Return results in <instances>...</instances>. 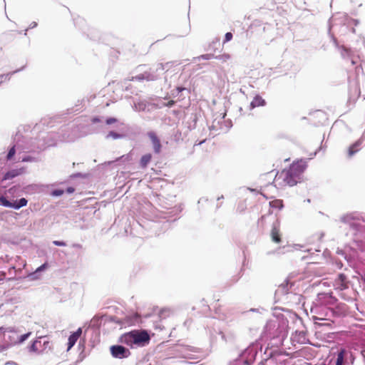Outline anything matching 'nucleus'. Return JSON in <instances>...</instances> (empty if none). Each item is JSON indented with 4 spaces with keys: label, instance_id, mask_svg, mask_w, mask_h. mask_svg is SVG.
<instances>
[{
    "label": "nucleus",
    "instance_id": "obj_63",
    "mask_svg": "<svg viewBox=\"0 0 365 365\" xmlns=\"http://www.w3.org/2000/svg\"><path fill=\"white\" fill-rule=\"evenodd\" d=\"M312 249H309V250H307V252H310L311 254H313V252H312Z\"/></svg>",
    "mask_w": 365,
    "mask_h": 365
},
{
    "label": "nucleus",
    "instance_id": "obj_10",
    "mask_svg": "<svg viewBox=\"0 0 365 365\" xmlns=\"http://www.w3.org/2000/svg\"><path fill=\"white\" fill-rule=\"evenodd\" d=\"M292 287V284L288 279L282 283L275 291V297L279 299L288 294H292L294 297L300 298V295L292 294L289 292V289Z\"/></svg>",
    "mask_w": 365,
    "mask_h": 365
},
{
    "label": "nucleus",
    "instance_id": "obj_48",
    "mask_svg": "<svg viewBox=\"0 0 365 365\" xmlns=\"http://www.w3.org/2000/svg\"><path fill=\"white\" fill-rule=\"evenodd\" d=\"M11 346V344H4V345L1 346H0V352H2L8 349Z\"/></svg>",
    "mask_w": 365,
    "mask_h": 365
},
{
    "label": "nucleus",
    "instance_id": "obj_44",
    "mask_svg": "<svg viewBox=\"0 0 365 365\" xmlns=\"http://www.w3.org/2000/svg\"><path fill=\"white\" fill-rule=\"evenodd\" d=\"M39 340H41V345L44 349L48 347L50 342L46 339V337H40Z\"/></svg>",
    "mask_w": 365,
    "mask_h": 365
},
{
    "label": "nucleus",
    "instance_id": "obj_2",
    "mask_svg": "<svg viewBox=\"0 0 365 365\" xmlns=\"http://www.w3.org/2000/svg\"><path fill=\"white\" fill-rule=\"evenodd\" d=\"M257 354V345L252 344L245 349L230 365H251Z\"/></svg>",
    "mask_w": 365,
    "mask_h": 365
},
{
    "label": "nucleus",
    "instance_id": "obj_51",
    "mask_svg": "<svg viewBox=\"0 0 365 365\" xmlns=\"http://www.w3.org/2000/svg\"><path fill=\"white\" fill-rule=\"evenodd\" d=\"M38 26V24L37 22L36 21H33L30 24L29 26V29H34V28H36V26Z\"/></svg>",
    "mask_w": 365,
    "mask_h": 365
},
{
    "label": "nucleus",
    "instance_id": "obj_9",
    "mask_svg": "<svg viewBox=\"0 0 365 365\" xmlns=\"http://www.w3.org/2000/svg\"><path fill=\"white\" fill-rule=\"evenodd\" d=\"M111 356L118 359H126L130 356V350L121 344H115L110 346Z\"/></svg>",
    "mask_w": 365,
    "mask_h": 365
},
{
    "label": "nucleus",
    "instance_id": "obj_60",
    "mask_svg": "<svg viewBox=\"0 0 365 365\" xmlns=\"http://www.w3.org/2000/svg\"><path fill=\"white\" fill-rule=\"evenodd\" d=\"M5 331L4 327H0V332H3V331Z\"/></svg>",
    "mask_w": 365,
    "mask_h": 365
},
{
    "label": "nucleus",
    "instance_id": "obj_1",
    "mask_svg": "<svg viewBox=\"0 0 365 365\" xmlns=\"http://www.w3.org/2000/svg\"><path fill=\"white\" fill-rule=\"evenodd\" d=\"M150 337L145 330H133L122 334L118 342L130 346L131 349L143 347L149 344Z\"/></svg>",
    "mask_w": 365,
    "mask_h": 365
},
{
    "label": "nucleus",
    "instance_id": "obj_22",
    "mask_svg": "<svg viewBox=\"0 0 365 365\" xmlns=\"http://www.w3.org/2000/svg\"><path fill=\"white\" fill-rule=\"evenodd\" d=\"M28 200L25 197H21L11 203V208L14 210H19L20 208L26 206Z\"/></svg>",
    "mask_w": 365,
    "mask_h": 365
},
{
    "label": "nucleus",
    "instance_id": "obj_46",
    "mask_svg": "<svg viewBox=\"0 0 365 365\" xmlns=\"http://www.w3.org/2000/svg\"><path fill=\"white\" fill-rule=\"evenodd\" d=\"M52 243L58 247H65L66 245V242L64 241H60V240H53Z\"/></svg>",
    "mask_w": 365,
    "mask_h": 365
},
{
    "label": "nucleus",
    "instance_id": "obj_23",
    "mask_svg": "<svg viewBox=\"0 0 365 365\" xmlns=\"http://www.w3.org/2000/svg\"><path fill=\"white\" fill-rule=\"evenodd\" d=\"M346 354V350L344 348L341 349L338 351L335 365H344V364Z\"/></svg>",
    "mask_w": 365,
    "mask_h": 365
},
{
    "label": "nucleus",
    "instance_id": "obj_45",
    "mask_svg": "<svg viewBox=\"0 0 365 365\" xmlns=\"http://www.w3.org/2000/svg\"><path fill=\"white\" fill-rule=\"evenodd\" d=\"M215 58L219 59V60H221L223 61H226L227 60H228L230 58V56L228 54L219 55V56H216L215 57Z\"/></svg>",
    "mask_w": 365,
    "mask_h": 365
},
{
    "label": "nucleus",
    "instance_id": "obj_16",
    "mask_svg": "<svg viewBox=\"0 0 365 365\" xmlns=\"http://www.w3.org/2000/svg\"><path fill=\"white\" fill-rule=\"evenodd\" d=\"M365 140V132L363 133L361 138L357 140L355 143L351 144L348 149V155L349 157L353 156L356 154L359 150L361 144Z\"/></svg>",
    "mask_w": 365,
    "mask_h": 365
},
{
    "label": "nucleus",
    "instance_id": "obj_39",
    "mask_svg": "<svg viewBox=\"0 0 365 365\" xmlns=\"http://www.w3.org/2000/svg\"><path fill=\"white\" fill-rule=\"evenodd\" d=\"M22 162H36L37 159L35 157L31 155H24L21 158Z\"/></svg>",
    "mask_w": 365,
    "mask_h": 365
},
{
    "label": "nucleus",
    "instance_id": "obj_38",
    "mask_svg": "<svg viewBox=\"0 0 365 365\" xmlns=\"http://www.w3.org/2000/svg\"><path fill=\"white\" fill-rule=\"evenodd\" d=\"M24 68V66H23L22 68H21L19 69H17V70L13 71L12 73L1 75L0 76V78L1 79V82H2L3 79H7V78L9 79L11 74L18 73V72L22 71Z\"/></svg>",
    "mask_w": 365,
    "mask_h": 365
},
{
    "label": "nucleus",
    "instance_id": "obj_49",
    "mask_svg": "<svg viewBox=\"0 0 365 365\" xmlns=\"http://www.w3.org/2000/svg\"><path fill=\"white\" fill-rule=\"evenodd\" d=\"M81 333H82L81 328H78L76 331L72 333L71 334H76V338L78 339L80 337Z\"/></svg>",
    "mask_w": 365,
    "mask_h": 365
},
{
    "label": "nucleus",
    "instance_id": "obj_58",
    "mask_svg": "<svg viewBox=\"0 0 365 365\" xmlns=\"http://www.w3.org/2000/svg\"><path fill=\"white\" fill-rule=\"evenodd\" d=\"M29 29H25L24 31H23V34L24 36H26L27 35V31H28Z\"/></svg>",
    "mask_w": 365,
    "mask_h": 365
},
{
    "label": "nucleus",
    "instance_id": "obj_35",
    "mask_svg": "<svg viewBox=\"0 0 365 365\" xmlns=\"http://www.w3.org/2000/svg\"><path fill=\"white\" fill-rule=\"evenodd\" d=\"M31 334V332H27L24 334H22L19 336V339L17 341L14 342V344H21L23 343L24 341H25Z\"/></svg>",
    "mask_w": 365,
    "mask_h": 365
},
{
    "label": "nucleus",
    "instance_id": "obj_28",
    "mask_svg": "<svg viewBox=\"0 0 365 365\" xmlns=\"http://www.w3.org/2000/svg\"><path fill=\"white\" fill-rule=\"evenodd\" d=\"M269 206L272 208H276L278 210H281L283 208V201L282 200H274L269 202Z\"/></svg>",
    "mask_w": 365,
    "mask_h": 365
},
{
    "label": "nucleus",
    "instance_id": "obj_24",
    "mask_svg": "<svg viewBox=\"0 0 365 365\" xmlns=\"http://www.w3.org/2000/svg\"><path fill=\"white\" fill-rule=\"evenodd\" d=\"M126 323L129 325H135L140 322V316L138 314H133L125 317Z\"/></svg>",
    "mask_w": 365,
    "mask_h": 365
},
{
    "label": "nucleus",
    "instance_id": "obj_27",
    "mask_svg": "<svg viewBox=\"0 0 365 365\" xmlns=\"http://www.w3.org/2000/svg\"><path fill=\"white\" fill-rule=\"evenodd\" d=\"M148 103L146 101H139L137 103H134L133 106V108L135 111H145L147 108Z\"/></svg>",
    "mask_w": 365,
    "mask_h": 365
},
{
    "label": "nucleus",
    "instance_id": "obj_26",
    "mask_svg": "<svg viewBox=\"0 0 365 365\" xmlns=\"http://www.w3.org/2000/svg\"><path fill=\"white\" fill-rule=\"evenodd\" d=\"M218 334L220 336L222 340L225 343L232 342L235 339V336L232 333L226 334L222 331H219Z\"/></svg>",
    "mask_w": 365,
    "mask_h": 365
},
{
    "label": "nucleus",
    "instance_id": "obj_6",
    "mask_svg": "<svg viewBox=\"0 0 365 365\" xmlns=\"http://www.w3.org/2000/svg\"><path fill=\"white\" fill-rule=\"evenodd\" d=\"M173 64V62H167L165 63H159L157 64L155 69L150 68V71H145V81H153L160 78V72L164 70L168 71L169 68Z\"/></svg>",
    "mask_w": 365,
    "mask_h": 365
},
{
    "label": "nucleus",
    "instance_id": "obj_30",
    "mask_svg": "<svg viewBox=\"0 0 365 365\" xmlns=\"http://www.w3.org/2000/svg\"><path fill=\"white\" fill-rule=\"evenodd\" d=\"M39 344L41 346V340H35L34 341L30 346H28L29 351L30 352H38V349L37 345Z\"/></svg>",
    "mask_w": 365,
    "mask_h": 365
},
{
    "label": "nucleus",
    "instance_id": "obj_31",
    "mask_svg": "<svg viewBox=\"0 0 365 365\" xmlns=\"http://www.w3.org/2000/svg\"><path fill=\"white\" fill-rule=\"evenodd\" d=\"M66 129H67L66 126L61 127V135H58L57 137L53 138V140L55 141H57V140L63 141V140H67V138H68L69 135H66V134L63 133Z\"/></svg>",
    "mask_w": 365,
    "mask_h": 365
},
{
    "label": "nucleus",
    "instance_id": "obj_50",
    "mask_svg": "<svg viewBox=\"0 0 365 365\" xmlns=\"http://www.w3.org/2000/svg\"><path fill=\"white\" fill-rule=\"evenodd\" d=\"M74 191H75L74 187H68L65 192H67L68 194H72V193L74 192Z\"/></svg>",
    "mask_w": 365,
    "mask_h": 365
},
{
    "label": "nucleus",
    "instance_id": "obj_62",
    "mask_svg": "<svg viewBox=\"0 0 365 365\" xmlns=\"http://www.w3.org/2000/svg\"><path fill=\"white\" fill-rule=\"evenodd\" d=\"M205 140H203L200 141V142L198 143V145H202V144H203V143L205 142Z\"/></svg>",
    "mask_w": 365,
    "mask_h": 365
},
{
    "label": "nucleus",
    "instance_id": "obj_37",
    "mask_svg": "<svg viewBox=\"0 0 365 365\" xmlns=\"http://www.w3.org/2000/svg\"><path fill=\"white\" fill-rule=\"evenodd\" d=\"M65 190L63 189H55L51 192V195L53 197H60L63 195Z\"/></svg>",
    "mask_w": 365,
    "mask_h": 365
},
{
    "label": "nucleus",
    "instance_id": "obj_8",
    "mask_svg": "<svg viewBox=\"0 0 365 365\" xmlns=\"http://www.w3.org/2000/svg\"><path fill=\"white\" fill-rule=\"evenodd\" d=\"M224 118L225 115L220 117L219 119L215 118L212 121V123L210 127V130L214 136L219 135L221 133H227L231 127L230 123H229L228 125L225 124Z\"/></svg>",
    "mask_w": 365,
    "mask_h": 365
},
{
    "label": "nucleus",
    "instance_id": "obj_4",
    "mask_svg": "<svg viewBox=\"0 0 365 365\" xmlns=\"http://www.w3.org/2000/svg\"><path fill=\"white\" fill-rule=\"evenodd\" d=\"M176 352L185 359H199L201 349L190 345H178L175 349Z\"/></svg>",
    "mask_w": 365,
    "mask_h": 365
},
{
    "label": "nucleus",
    "instance_id": "obj_20",
    "mask_svg": "<svg viewBox=\"0 0 365 365\" xmlns=\"http://www.w3.org/2000/svg\"><path fill=\"white\" fill-rule=\"evenodd\" d=\"M23 173V170L22 169H12V170H10L9 171H7L3 178H2V180H10V179H13L20 175H21Z\"/></svg>",
    "mask_w": 365,
    "mask_h": 365
},
{
    "label": "nucleus",
    "instance_id": "obj_17",
    "mask_svg": "<svg viewBox=\"0 0 365 365\" xmlns=\"http://www.w3.org/2000/svg\"><path fill=\"white\" fill-rule=\"evenodd\" d=\"M118 122V119L114 117H108L104 119L103 116H94L91 118V124H101L105 123L106 125H111Z\"/></svg>",
    "mask_w": 365,
    "mask_h": 365
},
{
    "label": "nucleus",
    "instance_id": "obj_52",
    "mask_svg": "<svg viewBox=\"0 0 365 365\" xmlns=\"http://www.w3.org/2000/svg\"><path fill=\"white\" fill-rule=\"evenodd\" d=\"M336 264L339 269H341L343 267V263L341 261L336 262Z\"/></svg>",
    "mask_w": 365,
    "mask_h": 365
},
{
    "label": "nucleus",
    "instance_id": "obj_19",
    "mask_svg": "<svg viewBox=\"0 0 365 365\" xmlns=\"http://www.w3.org/2000/svg\"><path fill=\"white\" fill-rule=\"evenodd\" d=\"M299 177L297 175H294L292 173H289L288 170L285 172L284 181L289 186H294L297 184Z\"/></svg>",
    "mask_w": 365,
    "mask_h": 365
},
{
    "label": "nucleus",
    "instance_id": "obj_33",
    "mask_svg": "<svg viewBox=\"0 0 365 365\" xmlns=\"http://www.w3.org/2000/svg\"><path fill=\"white\" fill-rule=\"evenodd\" d=\"M11 203L12 202H10L6 197L3 195L0 196V205L11 208Z\"/></svg>",
    "mask_w": 365,
    "mask_h": 365
},
{
    "label": "nucleus",
    "instance_id": "obj_5",
    "mask_svg": "<svg viewBox=\"0 0 365 365\" xmlns=\"http://www.w3.org/2000/svg\"><path fill=\"white\" fill-rule=\"evenodd\" d=\"M362 216L360 213L354 212L342 215L340 217V220L341 222L349 225L350 228L355 232H358L360 231L364 226L360 223L356 222V221L360 220Z\"/></svg>",
    "mask_w": 365,
    "mask_h": 365
},
{
    "label": "nucleus",
    "instance_id": "obj_53",
    "mask_svg": "<svg viewBox=\"0 0 365 365\" xmlns=\"http://www.w3.org/2000/svg\"><path fill=\"white\" fill-rule=\"evenodd\" d=\"M6 365H18V364L15 361H9L7 362H6L5 364Z\"/></svg>",
    "mask_w": 365,
    "mask_h": 365
},
{
    "label": "nucleus",
    "instance_id": "obj_61",
    "mask_svg": "<svg viewBox=\"0 0 365 365\" xmlns=\"http://www.w3.org/2000/svg\"><path fill=\"white\" fill-rule=\"evenodd\" d=\"M224 198V196L223 195H221L220 197H217V200H222Z\"/></svg>",
    "mask_w": 365,
    "mask_h": 365
},
{
    "label": "nucleus",
    "instance_id": "obj_25",
    "mask_svg": "<svg viewBox=\"0 0 365 365\" xmlns=\"http://www.w3.org/2000/svg\"><path fill=\"white\" fill-rule=\"evenodd\" d=\"M152 159V155L150 153H147L143 155L140 160V167L143 169L147 168L148 165Z\"/></svg>",
    "mask_w": 365,
    "mask_h": 365
},
{
    "label": "nucleus",
    "instance_id": "obj_55",
    "mask_svg": "<svg viewBox=\"0 0 365 365\" xmlns=\"http://www.w3.org/2000/svg\"><path fill=\"white\" fill-rule=\"evenodd\" d=\"M173 104H174V101H168V103L167 106H168V107H170V106H173Z\"/></svg>",
    "mask_w": 365,
    "mask_h": 365
},
{
    "label": "nucleus",
    "instance_id": "obj_3",
    "mask_svg": "<svg viewBox=\"0 0 365 365\" xmlns=\"http://www.w3.org/2000/svg\"><path fill=\"white\" fill-rule=\"evenodd\" d=\"M336 254L341 255L350 267H354L359 257V251L350 245H346L343 249H337Z\"/></svg>",
    "mask_w": 365,
    "mask_h": 365
},
{
    "label": "nucleus",
    "instance_id": "obj_47",
    "mask_svg": "<svg viewBox=\"0 0 365 365\" xmlns=\"http://www.w3.org/2000/svg\"><path fill=\"white\" fill-rule=\"evenodd\" d=\"M71 247L76 249V250H83V245L79 244V243H73L71 245Z\"/></svg>",
    "mask_w": 365,
    "mask_h": 365
},
{
    "label": "nucleus",
    "instance_id": "obj_42",
    "mask_svg": "<svg viewBox=\"0 0 365 365\" xmlns=\"http://www.w3.org/2000/svg\"><path fill=\"white\" fill-rule=\"evenodd\" d=\"M29 277L32 280L38 279L40 277V274L35 270L29 274Z\"/></svg>",
    "mask_w": 365,
    "mask_h": 365
},
{
    "label": "nucleus",
    "instance_id": "obj_54",
    "mask_svg": "<svg viewBox=\"0 0 365 365\" xmlns=\"http://www.w3.org/2000/svg\"><path fill=\"white\" fill-rule=\"evenodd\" d=\"M361 281L363 284L365 286V274L361 276Z\"/></svg>",
    "mask_w": 365,
    "mask_h": 365
},
{
    "label": "nucleus",
    "instance_id": "obj_34",
    "mask_svg": "<svg viewBox=\"0 0 365 365\" xmlns=\"http://www.w3.org/2000/svg\"><path fill=\"white\" fill-rule=\"evenodd\" d=\"M215 56L213 54V53H206V54H202L200 56H197L196 58L198 60V61H200V60H210V59H212V58H215Z\"/></svg>",
    "mask_w": 365,
    "mask_h": 365
},
{
    "label": "nucleus",
    "instance_id": "obj_41",
    "mask_svg": "<svg viewBox=\"0 0 365 365\" xmlns=\"http://www.w3.org/2000/svg\"><path fill=\"white\" fill-rule=\"evenodd\" d=\"M145 80V73H140V74H138L135 76H133L132 78V81H144Z\"/></svg>",
    "mask_w": 365,
    "mask_h": 365
},
{
    "label": "nucleus",
    "instance_id": "obj_57",
    "mask_svg": "<svg viewBox=\"0 0 365 365\" xmlns=\"http://www.w3.org/2000/svg\"><path fill=\"white\" fill-rule=\"evenodd\" d=\"M46 144L48 145V146H51L54 144V143H49V142H46Z\"/></svg>",
    "mask_w": 365,
    "mask_h": 365
},
{
    "label": "nucleus",
    "instance_id": "obj_36",
    "mask_svg": "<svg viewBox=\"0 0 365 365\" xmlns=\"http://www.w3.org/2000/svg\"><path fill=\"white\" fill-rule=\"evenodd\" d=\"M185 91H187V93H190V91L187 88H186L185 87L177 86L176 88L172 91L173 92L172 94L173 96H178L180 93Z\"/></svg>",
    "mask_w": 365,
    "mask_h": 365
},
{
    "label": "nucleus",
    "instance_id": "obj_64",
    "mask_svg": "<svg viewBox=\"0 0 365 365\" xmlns=\"http://www.w3.org/2000/svg\"><path fill=\"white\" fill-rule=\"evenodd\" d=\"M79 175H81V173H79L74 175V176H79Z\"/></svg>",
    "mask_w": 365,
    "mask_h": 365
},
{
    "label": "nucleus",
    "instance_id": "obj_12",
    "mask_svg": "<svg viewBox=\"0 0 365 365\" xmlns=\"http://www.w3.org/2000/svg\"><path fill=\"white\" fill-rule=\"evenodd\" d=\"M317 300L320 304L325 306H334L337 302V299L330 292L318 294Z\"/></svg>",
    "mask_w": 365,
    "mask_h": 365
},
{
    "label": "nucleus",
    "instance_id": "obj_40",
    "mask_svg": "<svg viewBox=\"0 0 365 365\" xmlns=\"http://www.w3.org/2000/svg\"><path fill=\"white\" fill-rule=\"evenodd\" d=\"M48 262H46L36 269V272H38L40 274L41 272L46 270L48 268Z\"/></svg>",
    "mask_w": 365,
    "mask_h": 365
},
{
    "label": "nucleus",
    "instance_id": "obj_7",
    "mask_svg": "<svg viewBox=\"0 0 365 365\" xmlns=\"http://www.w3.org/2000/svg\"><path fill=\"white\" fill-rule=\"evenodd\" d=\"M331 37L335 46L338 48L339 51L340 52L341 56L344 59L349 61L352 66L356 65L357 63V58L354 56L351 49L344 46H340L336 38L334 36V35H331Z\"/></svg>",
    "mask_w": 365,
    "mask_h": 365
},
{
    "label": "nucleus",
    "instance_id": "obj_11",
    "mask_svg": "<svg viewBox=\"0 0 365 365\" xmlns=\"http://www.w3.org/2000/svg\"><path fill=\"white\" fill-rule=\"evenodd\" d=\"M307 167L306 160L301 159L296 162H294L288 169L289 173L294 175H297L300 178V175L303 173Z\"/></svg>",
    "mask_w": 365,
    "mask_h": 365
},
{
    "label": "nucleus",
    "instance_id": "obj_15",
    "mask_svg": "<svg viewBox=\"0 0 365 365\" xmlns=\"http://www.w3.org/2000/svg\"><path fill=\"white\" fill-rule=\"evenodd\" d=\"M22 137L21 135H19V134H16L15 138H14V141H15V143L14 145L8 151V153H7V155H6V159L8 160H11L12 158L14 156L16 150H23V148L22 146L19 144V141L20 140V138Z\"/></svg>",
    "mask_w": 365,
    "mask_h": 365
},
{
    "label": "nucleus",
    "instance_id": "obj_32",
    "mask_svg": "<svg viewBox=\"0 0 365 365\" xmlns=\"http://www.w3.org/2000/svg\"><path fill=\"white\" fill-rule=\"evenodd\" d=\"M78 339L76 338V334H71L68 339V343H67L68 349H71L75 345V344L76 343Z\"/></svg>",
    "mask_w": 365,
    "mask_h": 365
},
{
    "label": "nucleus",
    "instance_id": "obj_43",
    "mask_svg": "<svg viewBox=\"0 0 365 365\" xmlns=\"http://www.w3.org/2000/svg\"><path fill=\"white\" fill-rule=\"evenodd\" d=\"M232 37H233V36L231 32H227L225 35V39L223 41V43H225L231 41Z\"/></svg>",
    "mask_w": 365,
    "mask_h": 365
},
{
    "label": "nucleus",
    "instance_id": "obj_14",
    "mask_svg": "<svg viewBox=\"0 0 365 365\" xmlns=\"http://www.w3.org/2000/svg\"><path fill=\"white\" fill-rule=\"evenodd\" d=\"M147 135L151 140L154 153L155 154H159L161 151L162 147L159 138L154 131H149L147 133Z\"/></svg>",
    "mask_w": 365,
    "mask_h": 365
},
{
    "label": "nucleus",
    "instance_id": "obj_56",
    "mask_svg": "<svg viewBox=\"0 0 365 365\" xmlns=\"http://www.w3.org/2000/svg\"><path fill=\"white\" fill-rule=\"evenodd\" d=\"M332 21H333V20H330V23H329V30L331 29V27L334 26V24H332V23H331V22H332Z\"/></svg>",
    "mask_w": 365,
    "mask_h": 365
},
{
    "label": "nucleus",
    "instance_id": "obj_29",
    "mask_svg": "<svg viewBox=\"0 0 365 365\" xmlns=\"http://www.w3.org/2000/svg\"><path fill=\"white\" fill-rule=\"evenodd\" d=\"M124 137L125 135L111 130L106 135V138L109 139L110 138H112L114 140H117L123 138Z\"/></svg>",
    "mask_w": 365,
    "mask_h": 365
},
{
    "label": "nucleus",
    "instance_id": "obj_21",
    "mask_svg": "<svg viewBox=\"0 0 365 365\" xmlns=\"http://www.w3.org/2000/svg\"><path fill=\"white\" fill-rule=\"evenodd\" d=\"M266 102L260 96L256 95L250 103V108L253 109L256 107L265 106Z\"/></svg>",
    "mask_w": 365,
    "mask_h": 365
},
{
    "label": "nucleus",
    "instance_id": "obj_13",
    "mask_svg": "<svg viewBox=\"0 0 365 365\" xmlns=\"http://www.w3.org/2000/svg\"><path fill=\"white\" fill-rule=\"evenodd\" d=\"M349 284V281L347 277L344 274L340 273L334 282V287L336 290L343 291L348 289Z\"/></svg>",
    "mask_w": 365,
    "mask_h": 365
},
{
    "label": "nucleus",
    "instance_id": "obj_59",
    "mask_svg": "<svg viewBox=\"0 0 365 365\" xmlns=\"http://www.w3.org/2000/svg\"><path fill=\"white\" fill-rule=\"evenodd\" d=\"M249 190H250L251 192H257L256 190L255 189H253V188H248Z\"/></svg>",
    "mask_w": 365,
    "mask_h": 365
},
{
    "label": "nucleus",
    "instance_id": "obj_18",
    "mask_svg": "<svg viewBox=\"0 0 365 365\" xmlns=\"http://www.w3.org/2000/svg\"><path fill=\"white\" fill-rule=\"evenodd\" d=\"M271 237L273 242L279 243L281 242L279 234V221L276 220L273 224L271 230Z\"/></svg>",
    "mask_w": 365,
    "mask_h": 365
}]
</instances>
